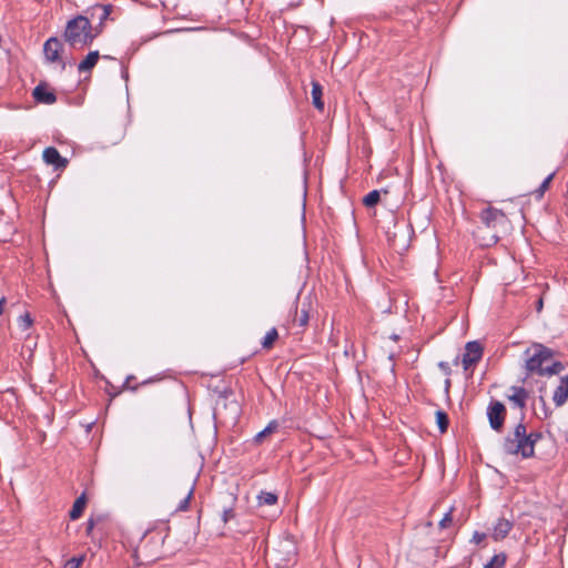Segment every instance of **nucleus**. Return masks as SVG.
Segmentation results:
<instances>
[{"instance_id":"f257e3e1","label":"nucleus","mask_w":568,"mask_h":568,"mask_svg":"<svg viewBox=\"0 0 568 568\" xmlns=\"http://www.w3.org/2000/svg\"><path fill=\"white\" fill-rule=\"evenodd\" d=\"M525 362L529 374L555 375L564 369L560 362L554 361V352L541 344H534L525 351Z\"/></svg>"},{"instance_id":"f03ea898","label":"nucleus","mask_w":568,"mask_h":568,"mask_svg":"<svg viewBox=\"0 0 568 568\" xmlns=\"http://www.w3.org/2000/svg\"><path fill=\"white\" fill-rule=\"evenodd\" d=\"M541 438L540 433H527V428L523 423L505 437L503 449L508 455H520L523 458H529L535 453V444Z\"/></svg>"},{"instance_id":"7ed1b4c3","label":"nucleus","mask_w":568,"mask_h":568,"mask_svg":"<svg viewBox=\"0 0 568 568\" xmlns=\"http://www.w3.org/2000/svg\"><path fill=\"white\" fill-rule=\"evenodd\" d=\"M101 28H93L89 18L77 16L68 21L64 30V40L73 49L89 47L100 34Z\"/></svg>"},{"instance_id":"20e7f679","label":"nucleus","mask_w":568,"mask_h":568,"mask_svg":"<svg viewBox=\"0 0 568 568\" xmlns=\"http://www.w3.org/2000/svg\"><path fill=\"white\" fill-rule=\"evenodd\" d=\"M506 407L499 400H491L487 407V417L489 420L490 427L500 432L504 427L505 418H506Z\"/></svg>"},{"instance_id":"39448f33","label":"nucleus","mask_w":568,"mask_h":568,"mask_svg":"<svg viewBox=\"0 0 568 568\" xmlns=\"http://www.w3.org/2000/svg\"><path fill=\"white\" fill-rule=\"evenodd\" d=\"M312 308V302L310 298H304L298 305H296L294 313L290 316L292 327L305 328L310 321V312Z\"/></svg>"},{"instance_id":"423d86ee","label":"nucleus","mask_w":568,"mask_h":568,"mask_svg":"<svg viewBox=\"0 0 568 568\" xmlns=\"http://www.w3.org/2000/svg\"><path fill=\"white\" fill-rule=\"evenodd\" d=\"M480 220L489 230H496L498 226H504L507 223L506 215L493 206H488L480 213Z\"/></svg>"},{"instance_id":"0eeeda50","label":"nucleus","mask_w":568,"mask_h":568,"mask_svg":"<svg viewBox=\"0 0 568 568\" xmlns=\"http://www.w3.org/2000/svg\"><path fill=\"white\" fill-rule=\"evenodd\" d=\"M483 356V346L474 341L468 342L465 346V353L463 355V366L464 369H469L471 366L476 365Z\"/></svg>"},{"instance_id":"6e6552de","label":"nucleus","mask_w":568,"mask_h":568,"mask_svg":"<svg viewBox=\"0 0 568 568\" xmlns=\"http://www.w3.org/2000/svg\"><path fill=\"white\" fill-rule=\"evenodd\" d=\"M507 398L514 404V406L523 410L526 408L527 400L529 398V392L524 387L511 386L509 388V394H507Z\"/></svg>"},{"instance_id":"1a4fd4ad","label":"nucleus","mask_w":568,"mask_h":568,"mask_svg":"<svg viewBox=\"0 0 568 568\" xmlns=\"http://www.w3.org/2000/svg\"><path fill=\"white\" fill-rule=\"evenodd\" d=\"M62 50V43L57 38H50L43 45V51L47 61L53 63L60 61V52Z\"/></svg>"},{"instance_id":"9d476101","label":"nucleus","mask_w":568,"mask_h":568,"mask_svg":"<svg viewBox=\"0 0 568 568\" xmlns=\"http://www.w3.org/2000/svg\"><path fill=\"white\" fill-rule=\"evenodd\" d=\"M42 156L47 164L53 165L57 170L64 169L68 164V160L53 146L44 149Z\"/></svg>"},{"instance_id":"9b49d317","label":"nucleus","mask_w":568,"mask_h":568,"mask_svg":"<svg viewBox=\"0 0 568 568\" xmlns=\"http://www.w3.org/2000/svg\"><path fill=\"white\" fill-rule=\"evenodd\" d=\"M32 95L39 103L53 104L57 101L55 94L48 89L47 84L37 85Z\"/></svg>"},{"instance_id":"f8f14e48","label":"nucleus","mask_w":568,"mask_h":568,"mask_svg":"<svg viewBox=\"0 0 568 568\" xmlns=\"http://www.w3.org/2000/svg\"><path fill=\"white\" fill-rule=\"evenodd\" d=\"M568 399V375L562 376L556 387L552 400L557 407L562 406Z\"/></svg>"},{"instance_id":"ddd939ff","label":"nucleus","mask_w":568,"mask_h":568,"mask_svg":"<svg viewBox=\"0 0 568 568\" xmlns=\"http://www.w3.org/2000/svg\"><path fill=\"white\" fill-rule=\"evenodd\" d=\"M513 528V523L505 518H499L494 525L491 537L498 541L504 539Z\"/></svg>"},{"instance_id":"4468645a","label":"nucleus","mask_w":568,"mask_h":568,"mask_svg":"<svg viewBox=\"0 0 568 568\" xmlns=\"http://www.w3.org/2000/svg\"><path fill=\"white\" fill-rule=\"evenodd\" d=\"M100 54L98 51H91L88 55L79 63V72H90L97 64Z\"/></svg>"},{"instance_id":"2eb2a0df","label":"nucleus","mask_w":568,"mask_h":568,"mask_svg":"<svg viewBox=\"0 0 568 568\" xmlns=\"http://www.w3.org/2000/svg\"><path fill=\"white\" fill-rule=\"evenodd\" d=\"M323 90L318 82L313 81L312 82V99L313 104L316 109L323 110L324 109V102L322 100Z\"/></svg>"},{"instance_id":"dca6fc26","label":"nucleus","mask_w":568,"mask_h":568,"mask_svg":"<svg viewBox=\"0 0 568 568\" xmlns=\"http://www.w3.org/2000/svg\"><path fill=\"white\" fill-rule=\"evenodd\" d=\"M85 504H87V499H85L84 495H81L80 497H78L75 499V501L72 506V509L70 510V518L72 520L78 519L82 515Z\"/></svg>"},{"instance_id":"f3484780","label":"nucleus","mask_w":568,"mask_h":568,"mask_svg":"<svg viewBox=\"0 0 568 568\" xmlns=\"http://www.w3.org/2000/svg\"><path fill=\"white\" fill-rule=\"evenodd\" d=\"M194 494V484L187 485L185 488V496L183 499L179 503L176 510L179 511H186L190 508V501Z\"/></svg>"},{"instance_id":"a211bd4d","label":"nucleus","mask_w":568,"mask_h":568,"mask_svg":"<svg viewBox=\"0 0 568 568\" xmlns=\"http://www.w3.org/2000/svg\"><path fill=\"white\" fill-rule=\"evenodd\" d=\"M277 427H278V424L276 420L270 422L268 425L263 430H261L260 433L256 434L254 440L257 444L262 443L266 436L276 432Z\"/></svg>"},{"instance_id":"6ab92c4d","label":"nucleus","mask_w":568,"mask_h":568,"mask_svg":"<svg viewBox=\"0 0 568 568\" xmlns=\"http://www.w3.org/2000/svg\"><path fill=\"white\" fill-rule=\"evenodd\" d=\"M278 338V333H277V329L276 328H271L266 335L264 336L263 341H262V346L263 348L265 349H271L274 345V343L276 342V339Z\"/></svg>"},{"instance_id":"aec40b11","label":"nucleus","mask_w":568,"mask_h":568,"mask_svg":"<svg viewBox=\"0 0 568 568\" xmlns=\"http://www.w3.org/2000/svg\"><path fill=\"white\" fill-rule=\"evenodd\" d=\"M92 10H93L92 16L95 14V11H100L99 20H100V26H101L109 18V16L112 11V6L111 4H105V6L98 4Z\"/></svg>"},{"instance_id":"412c9836","label":"nucleus","mask_w":568,"mask_h":568,"mask_svg":"<svg viewBox=\"0 0 568 568\" xmlns=\"http://www.w3.org/2000/svg\"><path fill=\"white\" fill-rule=\"evenodd\" d=\"M381 200V192L377 190H374L369 192L366 196L363 199V204L367 207L375 206Z\"/></svg>"},{"instance_id":"4be33fe9","label":"nucleus","mask_w":568,"mask_h":568,"mask_svg":"<svg viewBox=\"0 0 568 568\" xmlns=\"http://www.w3.org/2000/svg\"><path fill=\"white\" fill-rule=\"evenodd\" d=\"M506 564V556L504 554L495 555L484 568H504Z\"/></svg>"},{"instance_id":"5701e85b","label":"nucleus","mask_w":568,"mask_h":568,"mask_svg":"<svg viewBox=\"0 0 568 568\" xmlns=\"http://www.w3.org/2000/svg\"><path fill=\"white\" fill-rule=\"evenodd\" d=\"M436 422H437L440 433H445L447 430L448 423H449L447 414L443 410H437L436 412Z\"/></svg>"},{"instance_id":"b1692460","label":"nucleus","mask_w":568,"mask_h":568,"mask_svg":"<svg viewBox=\"0 0 568 568\" xmlns=\"http://www.w3.org/2000/svg\"><path fill=\"white\" fill-rule=\"evenodd\" d=\"M32 324H33V321L29 313H24L23 315L19 316V318H18V325L22 332H27L28 329H30Z\"/></svg>"},{"instance_id":"393cba45","label":"nucleus","mask_w":568,"mask_h":568,"mask_svg":"<svg viewBox=\"0 0 568 568\" xmlns=\"http://www.w3.org/2000/svg\"><path fill=\"white\" fill-rule=\"evenodd\" d=\"M260 504L274 505L277 501V496L273 493L263 491L258 496Z\"/></svg>"},{"instance_id":"a878e982","label":"nucleus","mask_w":568,"mask_h":568,"mask_svg":"<svg viewBox=\"0 0 568 568\" xmlns=\"http://www.w3.org/2000/svg\"><path fill=\"white\" fill-rule=\"evenodd\" d=\"M554 178V173L549 174L544 182L540 184L539 189L537 190V193L539 196H542L546 190H548L550 182Z\"/></svg>"},{"instance_id":"bb28decb","label":"nucleus","mask_w":568,"mask_h":568,"mask_svg":"<svg viewBox=\"0 0 568 568\" xmlns=\"http://www.w3.org/2000/svg\"><path fill=\"white\" fill-rule=\"evenodd\" d=\"M83 559V556L78 558L73 557L65 562L64 568H80V565L82 564Z\"/></svg>"},{"instance_id":"cd10ccee","label":"nucleus","mask_w":568,"mask_h":568,"mask_svg":"<svg viewBox=\"0 0 568 568\" xmlns=\"http://www.w3.org/2000/svg\"><path fill=\"white\" fill-rule=\"evenodd\" d=\"M498 239H499V236L496 231L493 232L488 237H486V236L481 237L483 244L486 246H490V245L495 244L498 241Z\"/></svg>"},{"instance_id":"c85d7f7f","label":"nucleus","mask_w":568,"mask_h":568,"mask_svg":"<svg viewBox=\"0 0 568 568\" xmlns=\"http://www.w3.org/2000/svg\"><path fill=\"white\" fill-rule=\"evenodd\" d=\"M487 538V534L475 531L471 538V541L475 544H480Z\"/></svg>"},{"instance_id":"c756f323","label":"nucleus","mask_w":568,"mask_h":568,"mask_svg":"<svg viewBox=\"0 0 568 568\" xmlns=\"http://www.w3.org/2000/svg\"><path fill=\"white\" fill-rule=\"evenodd\" d=\"M452 520H453L452 514L447 513L444 516V518L439 521V527L440 528H447L450 525Z\"/></svg>"},{"instance_id":"7c9ffc66","label":"nucleus","mask_w":568,"mask_h":568,"mask_svg":"<svg viewBox=\"0 0 568 568\" xmlns=\"http://www.w3.org/2000/svg\"><path fill=\"white\" fill-rule=\"evenodd\" d=\"M93 527H94V521H93L92 519H90V520L88 521V527H87L88 534H90V532H91V530L93 529Z\"/></svg>"},{"instance_id":"2f4dec72","label":"nucleus","mask_w":568,"mask_h":568,"mask_svg":"<svg viewBox=\"0 0 568 568\" xmlns=\"http://www.w3.org/2000/svg\"><path fill=\"white\" fill-rule=\"evenodd\" d=\"M230 517H232V510H225L224 511V521H227Z\"/></svg>"},{"instance_id":"473e14b6","label":"nucleus","mask_w":568,"mask_h":568,"mask_svg":"<svg viewBox=\"0 0 568 568\" xmlns=\"http://www.w3.org/2000/svg\"><path fill=\"white\" fill-rule=\"evenodd\" d=\"M61 68H62V70L65 68V63L64 62H61Z\"/></svg>"}]
</instances>
